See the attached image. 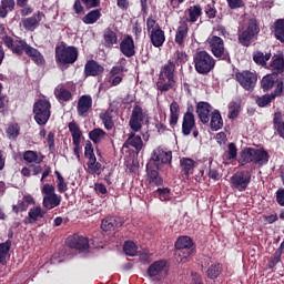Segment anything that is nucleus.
Masks as SVG:
<instances>
[{"label":"nucleus","mask_w":284,"mask_h":284,"mask_svg":"<svg viewBox=\"0 0 284 284\" xmlns=\"http://www.w3.org/2000/svg\"><path fill=\"white\" fill-rule=\"evenodd\" d=\"M79 59V49L74 45H68L65 42L55 45V63L60 70H68L70 65L77 63Z\"/></svg>","instance_id":"nucleus-1"},{"label":"nucleus","mask_w":284,"mask_h":284,"mask_svg":"<svg viewBox=\"0 0 284 284\" xmlns=\"http://www.w3.org/2000/svg\"><path fill=\"white\" fill-rule=\"evenodd\" d=\"M261 88L263 92H270L275 99L284 97V74L278 75L276 73L266 74L261 80Z\"/></svg>","instance_id":"nucleus-2"},{"label":"nucleus","mask_w":284,"mask_h":284,"mask_svg":"<svg viewBox=\"0 0 284 284\" xmlns=\"http://www.w3.org/2000/svg\"><path fill=\"white\" fill-rule=\"evenodd\" d=\"M193 63L197 74H210L216 65V60L207 51H197L193 55Z\"/></svg>","instance_id":"nucleus-3"},{"label":"nucleus","mask_w":284,"mask_h":284,"mask_svg":"<svg viewBox=\"0 0 284 284\" xmlns=\"http://www.w3.org/2000/svg\"><path fill=\"white\" fill-rule=\"evenodd\" d=\"M50 100L40 99L33 103V119L38 125H47L52 116Z\"/></svg>","instance_id":"nucleus-4"},{"label":"nucleus","mask_w":284,"mask_h":284,"mask_svg":"<svg viewBox=\"0 0 284 284\" xmlns=\"http://www.w3.org/2000/svg\"><path fill=\"white\" fill-rule=\"evenodd\" d=\"M258 32H261L258 20H256V18H251L247 22L246 29L239 34V43L242 44L243 48H250L252 45V41L258 37Z\"/></svg>","instance_id":"nucleus-5"},{"label":"nucleus","mask_w":284,"mask_h":284,"mask_svg":"<svg viewBox=\"0 0 284 284\" xmlns=\"http://www.w3.org/2000/svg\"><path fill=\"white\" fill-rule=\"evenodd\" d=\"M209 48L219 61H230V51L225 49V41L219 36H211L207 38Z\"/></svg>","instance_id":"nucleus-6"},{"label":"nucleus","mask_w":284,"mask_h":284,"mask_svg":"<svg viewBox=\"0 0 284 284\" xmlns=\"http://www.w3.org/2000/svg\"><path fill=\"white\" fill-rule=\"evenodd\" d=\"M54 190V185L52 184L47 183L42 186V205L44 210H54V207H59V205H61L62 197L61 195L55 194Z\"/></svg>","instance_id":"nucleus-7"},{"label":"nucleus","mask_w":284,"mask_h":284,"mask_svg":"<svg viewBox=\"0 0 284 284\" xmlns=\"http://www.w3.org/2000/svg\"><path fill=\"white\" fill-rule=\"evenodd\" d=\"M235 80L237 81V83H240L243 90H246V92H254V89L256 88V83L258 81V75L256 74V72L245 70L235 73Z\"/></svg>","instance_id":"nucleus-8"},{"label":"nucleus","mask_w":284,"mask_h":284,"mask_svg":"<svg viewBox=\"0 0 284 284\" xmlns=\"http://www.w3.org/2000/svg\"><path fill=\"white\" fill-rule=\"evenodd\" d=\"M84 156L89 161L87 166L89 174H97L100 176L103 165L100 162H97V155H94V148H92V142L88 141L84 146Z\"/></svg>","instance_id":"nucleus-9"},{"label":"nucleus","mask_w":284,"mask_h":284,"mask_svg":"<svg viewBox=\"0 0 284 284\" xmlns=\"http://www.w3.org/2000/svg\"><path fill=\"white\" fill-rule=\"evenodd\" d=\"M252 183V173L250 171H237L231 176V186L239 192H245Z\"/></svg>","instance_id":"nucleus-10"},{"label":"nucleus","mask_w":284,"mask_h":284,"mask_svg":"<svg viewBox=\"0 0 284 284\" xmlns=\"http://www.w3.org/2000/svg\"><path fill=\"white\" fill-rule=\"evenodd\" d=\"M146 116L148 113L143 111V106L134 104L129 121V126L131 128V130L133 132H141V129L143 128V121H145Z\"/></svg>","instance_id":"nucleus-11"},{"label":"nucleus","mask_w":284,"mask_h":284,"mask_svg":"<svg viewBox=\"0 0 284 284\" xmlns=\"http://www.w3.org/2000/svg\"><path fill=\"white\" fill-rule=\"evenodd\" d=\"M69 132L71 133L72 136V143L74 145L73 152L77 159H81V136H83V133L81 132V128L79 124L74 121L70 122L68 124Z\"/></svg>","instance_id":"nucleus-12"},{"label":"nucleus","mask_w":284,"mask_h":284,"mask_svg":"<svg viewBox=\"0 0 284 284\" xmlns=\"http://www.w3.org/2000/svg\"><path fill=\"white\" fill-rule=\"evenodd\" d=\"M174 247L175 250L181 251V254H183V250H185L186 252L183 255V258H190V256H192V254H194V241L192 240V237L187 236V235H183L178 237V240L174 243Z\"/></svg>","instance_id":"nucleus-13"},{"label":"nucleus","mask_w":284,"mask_h":284,"mask_svg":"<svg viewBox=\"0 0 284 284\" xmlns=\"http://www.w3.org/2000/svg\"><path fill=\"white\" fill-rule=\"evenodd\" d=\"M67 245L71 250H78V252H88L90 250V241L85 236L74 234L67 239Z\"/></svg>","instance_id":"nucleus-14"},{"label":"nucleus","mask_w":284,"mask_h":284,"mask_svg":"<svg viewBox=\"0 0 284 284\" xmlns=\"http://www.w3.org/2000/svg\"><path fill=\"white\" fill-rule=\"evenodd\" d=\"M43 18H45V13H43V11H37L32 17L23 18L21 20L22 28H24L27 32H34L37 28L41 26Z\"/></svg>","instance_id":"nucleus-15"},{"label":"nucleus","mask_w":284,"mask_h":284,"mask_svg":"<svg viewBox=\"0 0 284 284\" xmlns=\"http://www.w3.org/2000/svg\"><path fill=\"white\" fill-rule=\"evenodd\" d=\"M165 267H168V261L165 260L153 262L146 270L148 277L152 281H161Z\"/></svg>","instance_id":"nucleus-16"},{"label":"nucleus","mask_w":284,"mask_h":284,"mask_svg":"<svg viewBox=\"0 0 284 284\" xmlns=\"http://www.w3.org/2000/svg\"><path fill=\"white\" fill-rule=\"evenodd\" d=\"M124 72H125V67L123 65L112 67L109 74H106L105 77L106 83H109L111 88H116V85H121V83H123Z\"/></svg>","instance_id":"nucleus-17"},{"label":"nucleus","mask_w":284,"mask_h":284,"mask_svg":"<svg viewBox=\"0 0 284 284\" xmlns=\"http://www.w3.org/2000/svg\"><path fill=\"white\" fill-rule=\"evenodd\" d=\"M151 161L155 164L156 169L159 166L166 165L168 163H172V151H164L161 148L153 150Z\"/></svg>","instance_id":"nucleus-18"},{"label":"nucleus","mask_w":284,"mask_h":284,"mask_svg":"<svg viewBox=\"0 0 284 284\" xmlns=\"http://www.w3.org/2000/svg\"><path fill=\"white\" fill-rule=\"evenodd\" d=\"M196 114L201 121V123H203V125H207V123H210V118L212 116V104H210L209 102L205 101H200L196 103Z\"/></svg>","instance_id":"nucleus-19"},{"label":"nucleus","mask_w":284,"mask_h":284,"mask_svg":"<svg viewBox=\"0 0 284 284\" xmlns=\"http://www.w3.org/2000/svg\"><path fill=\"white\" fill-rule=\"evenodd\" d=\"M134 45V38L132 36L128 34L121 42H120V52L126 57L128 59H132L134 54H136Z\"/></svg>","instance_id":"nucleus-20"},{"label":"nucleus","mask_w":284,"mask_h":284,"mask_svg":"<svg viewBox=\"0 0 284 284\" xmlns=\"http://www.w3.org/2000/svg\"><path fill=\"white\" fill-rule=\"evenodd\" d=\"M105 72V68L101 65L97 60H88L84 64V77H101Z\"/></svg>","instance_id":"nucleus-21"},{"label":"nucleus","mask_w":284,"mask_h":284,"mask_svg":"<svg viewBox=\"0 0 284 284\" xmlns=\"http://www.w3.org/2000/svg\"><path fill=\"white\" fill-rule=\"evenodd\" d=\"M79 116H88L90 114V110H92V95H82L78 100L77 105Z\"/></svg>","instance_id":"nucleus-22"},{"label":"nucleus","mask_w":284,"mask_h":284,"mask_svg":"<svg viewBox=\"0 0 284 284\" xmlns=\"http://www.w3.org/2000/svg\"><path fill=\"white\" fill-rule=\"evenodd\" d=\"M124 221L120 216H108L102 220L101 230L103 232H112V230H119L123 227Z\"/></svg>","instance_id":"nucleus-23"},{"label":"nucleus","mask_w":284,"mask_h":284,"mask_svg":"<svg viewBox=\"0 0 284 284\" xmlns=\"http://www.w3.org/2000/svg\"><path fill=\"white\" fill-rule=\"evenodd\" d=\"M187 32H190L187 20L180 21L178 30L175 31V43L180 48H185V39H187Z\"/></svg>","instance_id":"nucleus-24"},{"label":"nucleus","mask_w":284,"mask_h":284,"mask_svg":"<svg viewBox=\"0 0 284 284\" xmlns=\"http://www.w3.org/2000/svg\"><path fill=\"white\" fill-rule=\"evenodd\" d=\"M150 41L154 48H161L163 43H165V31L161 29V26L156 24V27L151 30Z\"/></svg>","instance_id":"nucleus-25"},{"label":"nucleus","mask_w":284,"mask_h":284,"mask_svg":"<svg viewBox=\"0 0 284 284\" xmlns=\"http://www.w3.org/2000/svg\"><path fill=\"white\" fill-rule=\"evenodd\" d=\"M199 165L196 161L190 158L180 159L181 173L184 174L185 179H190L191 174H194V168Z\"/></svg>","instance_id":"nucleus-26"},{"label":"nucleus","mask_w":284,"mask_h":284,"mask_svg":"<svg viewBox=\"0 0 284 284\" xmlns=\"http://www.w3.org/2000/svg\"><path fill=\"white\" fill-rule=\"evenodd\" d=\"M146 176L150 185H156L158 187L163 185V178L159 174V169H154L151 163L146 164Z\"/></svg>","instance_id":"nucleus-27"},{"label":"nucleus","mask_w":284,"mask_h":284,"mask_svg":"<svg viewBox=\"0 0 284 284\" xmlns=\"http://www.w3.org/2000/svg\"><path fill=\"white\" fill-rule=\"evenodd\" d=\"M271 34L280 41V43H284V19H277L270 27Z\"/></svg>","instance_id":"nucleus-28"},{"label":"nucleus","mask_w":284,"mask_h":284,"mask_svg":"<svg viewBox=\"0 0 284 284\" xmlns=\"http://www.w3.org/2000/svg\"><path fill=\"white\" fill-rule=\"evenodd\" d=\"M253 163L260 166L267 165L270 163V153L264 148L254 149Z\"/></svg>","instance_id":"nucleus-29"},{"label":"nucleus","mask_w":284,"mask_h":284,"mask_svg":"<svg viewBox=\"0 0 284 284\" xmlns=\"http://www.w3.org/2000/svg\"><path fill=\"white\" fill-rule=\"evenodd\" d=\"M176 64L174 61L169 60L166 64L162 65L160 69L159 77L164 79L176 80Z\"/></svg>","instance_id":"nucleus-30"},{"label":"nucleus","mask_w":284,"mask_h":284,"mask_svg":"<svg viewBox=\"0 0 284 284\" xmlns=\"http://www.w3.org/2000/svg\"><path fill=\"white\" fill-rule=\"evenodd\" d=\"M240 168L247 165V163H254V148L246 146L240 152L237 159Z\"/></svg>","instance_id":"nucleus-31"},{"label":"nucleus","mask_w":284,"mask_h":284,"mask_svg":"<svg viewBox=\"0 0 284 284\" xmlns=\"http://www.w3.org/2000/svg\"><path fill=\"white\" fill-rule=\"evenodd\" d=\"M195 125H196V118L194 115H183V119H182L183 136H190Z\"/></svg>","instance_id":"nucleus-32"},{"label":"nucleus","mask_w":284,"mask_h":284,"mask_svg":"<svg viewBox=\"0 0 284 284\" xmlns=\"http://www.w3.org/2000/svg\"><path fill=\"white\" fill-rule=\"evenodd\" d=\"M270 70L272 74H278L281 77L284 74V58L283 55H274L270 63Z\"/></svg>","instance_id":"nucleus-33"},{"label":"nucleus","mask_w":284,"mask_h":284,"mask_svg":"<svg viewBox=\"0 0 284 284\" xmlns=\"http://www.w3.org/2000/svg\"><path fill=\"white\" fill-rule=\"evenodd\" d=\"M175 85H176V80H172V79L163 78L159 75L158 82H156V90H159V92H170V90H174Z\"/></svg>","instance_id":"nucleus-34"},{"label":"nucleus","mask_w":284,"mask_h":284,"mask_svg":"<svg viewBox=\"0 0 284 284\" xmlns=\"http://www.w3.org/2000/svg\"><path fill=\"white\" fill-rule=\"evenodd\" d=\"M54 97L59 103H68V101H72V92L63 85H59L54 89Z\"/></svg>","instance_id":"nucleus-35"},{"label":"nucleus","mask_w":284,"mask_h":284,"mask_svg":"<svg viewBox=\"0 0 284 284\" xmlns=\"http://www.w3.org/2000/svg\"><path fill=\"white\" fill-rule=\"evenodd\" d=\"M26 54H27V57H29V59H31V61H33V63H36V65H44L45 64V58L43 57L41 51H39V49L31 45L27 50Z\"/></svg>","instance_id":"nucleus-36"},{"label":"nucleus","mask_w":284,"mask_h":284,"mask_svg":"<svg viewBox=\"0 0 284 284\" xmlns=\"http://www.w3.org/2000/svg\"><path fill=\"white\" fill-rule=\"evenodd\" d=\"M210 128L213 132H219L223 128V116H221V111L213 110L210 116Z\"/></svg>","instance_id":"nucleus-37"},{"label":"nucleus","mask_w":284,"mask_h":284,"mask_svg":"<svg viewBox=\"0 0 284 284\" xmlns=\"http://www.w3.org/2000/svg\"><path fill=\"white\" fill-rule=\"evenodd\" d=\"M273 130H275L278 136L284 140V121L281 111L275 112L273 115Z\"/></svg>","instance_id":"nucleus-38"},{"label":"nucleus","mask_w":284,"mask_h":284,"mask_svg":"<svg viewBox=\"0 0 284 284\" xmlns=\"http://www.w3.org/2000/svg\"><path fill=\"white\" fill-rule=\"evenodd\" d=\"M43 159H45V156L37 151L29 150L23 152V161H26V163L40 165V163H43Z\"/></svg>","instance_id":"nucleus-39"},{"label":"nucleus","mask_w":284,"mask_h":284,"mask_svg":"<svg viewBox=\"0 0 284 284\" xmlns=\"http://www.w3.org/2000/svg\"><path fill=\"white\" fill-rule=\"evenodd\" d=\"M103 41L104 48H113L114 45H116V43H119V37L116 36V32L108 28L104 30Z\"/></svg>","instance_id":"nucleus-40"},{"label":"nucleus","mask_w":284,"mask_h":284,"mask_svg":"<svg viewBox=\"0 0 284 284\" xmlns=\"http://www.w3.org/2000/svg\"><path fill=\"white\" fill-rule=\"evenodd\" d=\"M114 109L109 108L105 112L100 113V119L105 130H112L114 128Z\"/></svg>","instance_id":"nucleus-41"},{"label":"nucleus","mask_w":284,"mask_h":284,"mask_svg":"<svg viewBox=\"0 0 284 284\" xmlns=\"http://www.w3.org/2000/svg\"><path fill=\"white\" fill-rule=\"evenodd\" d=\"M45 216V211L41 209V206H33L28 212V223L30 225H34L39 219H43Z\"/></svg>","instance_id":"nucleus-42"},{"label":"nucleus","mask_w":284,"mask_h":284,"mask_svg":"<svg viewBox=\"0 0 284 284\" xmlns=\"http://www.w3.org/2000/svg\"><path fill=\"white\" fill-rule=\"evenodd\" d=\"M223 274V264L214 263L209 266L206 270V276L211 281H216V278Z\"/></svg>","instance_id":"nucleus-43"},{"label":"nucleus","mask_w":284,"mask_h":284,"mask_svg":"<svg viewBox=\"0 0 284 284\" xmlns=\"http://www.w3.org/2000/svg\"><path fill=\"white\" fill-rule=\"evenodd\" d=\"M102 14H101V9H94L88 12V14H85L82 18L83 23H85V26H94V23H97V21H99V19H101Z\"/></svg>","instance_id":"nucleus-44"},{"label":"nucleus","mask_w":284,"mask_h":284,"mask_svg":"<svg viewBox=\"0 0 284 284\" xmlns=\"http://www.w3.org/2000/svg\"><path fill=\"white\" fill-rule=\"evenodd\" d=\"M181 110V106L179 105V102L173 101L170 105V125L171 128H176V123H179V112Z\"/></svg>","instance_id":"nucleus-45"},{"label":"nucleus","mask_w":284,"mask_h":284,"mask_svg":"<svg viewBox=\"0 0 284 284\" xmlns=\"http://www.w3.org/2000/svg\"><path fill=\"white\" fill-rule=\"evenodd\" d=\"M189 12V20L190 23H196L199 21V18L203 16V8H201V4H195L193 7H190L187 9Z\"/></svg>","instance_id":"nucleus-46"},{"label":"nucleus","mask_w":284,"mask_h":284,"mask_svg":"<svg viewBox=\"0 0 284 284\" xmlns=\"http://www.w3.org/2000/svg\"><path fill=\"white\" fill-rule=\"evenodd\" d=\"M125 143H128V145H131V148H134L136 152H141V150H143V140L140 135H136L134 132H131L129 134V138Z\"/></svg>","instance_id":"nucleus-47"},{"label":"nucleus","mask_w":284,"mask_h":284,"mask_svg":"<svg viewBox=\"0 0 284 284\" xmlns=\"http://www.w3.org/2000/svg\"><path fill=\"white\" fill-rule=\"evenodd\" d=\"M31 45L28 44V42H26V40H16L13 48H11V51L13 52V54H18V57H21V54H27L28 53V49Z\"/></svg>","instance_id":"nucleus-48"},{"label":"nucleus","mask_w":284,"mask_h":284,"mask_svg":"<svg viewBox=\"0 0 284 284\" xmlns=\"http://www.w3.org/2000/svg\"><path fill=\"white\" fill-rule=\"evenodd\" d=\"M106 135L108 133H105L103 129L99 128L93 129L89 132V139L94 143V145H99V143H101V141H103V139H105Z\"/></svg>","instance_id":"nucleus-49"},{"label":"nucleus","mask_w":284,"mask_h":284,"mask_svg":"<svg viewBox=\"0 0 284 284\" xmlns=\"http://www.w3.org/2000/svg\"><path fill=\"white\" fill-rule=\"evenodd\" d=\"M10 247H12V241L7 240L3 243H0V265H8L6 256L10 253Z\"/></svg>","instance_id":"nucleus-50"},{"label":"nucleus","mask_w":284,"mask_h":284,"mask_svg":"<svg viewBox=\"0 0 284 284\" xmlns=\"http://www.w3.org/2000/svg\"><path fill=\"white\" fill-rule=\"evenodd\" d=\"M274 100H276V98L272 93H267L262 97H257L255 99V103L258 108H267V105H270Z\"/></svg>","instance_id":"nucleus-51"},{"label":"nucleus","mask_w":284,"mask_h":284,"mask_svg":"<svg viewBox=\"0 0 284 284\" xmlns=\"http://www.w3.org/2000/svg\"><path fill=\"white\" fill-rule=\"evenodd\" d=\"M123 252L126 256H136L139 252V246H136V243H134V241H126L123 245Z\"/></svg>","instance_id":"nucleus-52"},{"label":"nucleus","mask_w":284,"mask_h":284,"mask_svg":"<svg viewBox=\"0 0 284 284\" xmlns=\"http://www.w3.org/2000/svg\"><path fill=\"white\" fill-rule=\"evenodd\" d=\"M189 55L185 51L178 50L173 54V63L175 65H185L187 63Z\"/></svg>","instance_id":"nucleus-53"},{"label":"nucleus","mask_w":284,"mask_h":284,"mask_svg":"<svg viewBox=\"0 0 284 284\" xmlns=\"http://www.w3.org/2000/svg\"><path fill=\"white\" fill-rule=\"evenodd\" d=\"M155 192L160 201H172V190L170 187H159Z\"/></svg>","instance_id":"nucleus-54"},{"label":"nucleus","mask_w":284,"mask_h":284,"mask_svg":"<svg viewBox=\"0 0 284 284\" xmlns=\"http://www.w3.org/2000/svg\"><path fill=\"white\" fill-rule=\"evenodd\" d=\"M236 156H239V149H236V144L234 142H231L229 143L227 161H236Z\"/></svg>","instance_id":"nucleus-55"},{"label":"nucleus","mask_w":284,"mask_h":284,"mask_svg":"<svg viewBox=\"0 0 284 284\" xmlns=\"http://www.w3.org/2000/svg\"><path fill=\"white\" fill-rule=\"evenodd\" d=\"M139 261L143 265H150V263H152V254H150V252L148 250H144V251L140 252Z\"/></svg>","instance_id":"nucleus-56"},{"label":"nucleus","mask_w":284,"mask_h":284,"mask_svg":"<svg viewBox=\"0 0 284 284\" xmlns=\"http://www.w3.org/2000/svg\"><path fill=\"white\" fill-rule=\"evenodd\" d=\"M21 128H19V124L12 123L7 129V134L10 136V139H17L19 136Z\"/></svg>","instance_id":"nucleus-57"},{"label":"nucleus","mask_w":284,"mask_h":284,"mask_svg":"<svg viewBox=\"0 0 284 284\" xmlns=\"http://www.w3.org/2000/svg\"><path fill=\"white\" fill-rule=\"evenodd\" d=\"M28 204H26L23 200H19L17 205L12 206V212H14L16 214H19V212H28Z\"/></svg>","instance_id":"nucleus-58"},{"label":"nucleus","mask_w":284,"mask_h":284,"mask_svg":"<svg viewBox=\"0 0 284 284\" xmlns=\"http://www.w3.org/2000/svg\"><path fill=\"white\" fill-rule=\"evenodd\" d=\"M226 3L231 10L245 8V2H243V0H226Z\"/></svg>","instance_id":"nucleus-59"},{"label":"nucleus","mask_w":284,"mask_h":284,"mask_svg":"<svg viewBox=\"0 0 284 284\" xmlns=\"http://www.w3.org/2000/svg\"><path fill=\"white\" fill-rule=\"evenodd\" d=\"M253 61L254 63H256L257 65H265V58H264V53L261 51H256L253 54Z\"/></svg>","instance_id":"nucleus-60"},{"label":"nucleus","mask_w":284,"mask_h":284,"mask_svg":"<svg viewBox=\"0 0 284 284\" xmlns=\"http://www.w3.org/2000/svg\"><path fill=\"white\" fill-rule=\"evenodd\" d=\"M204 12L209 19L216 18V9L212 4H207L204 9Z\"/></svg>","instance_id":"nucleus-61"},{"label":"nucleus","mask_w":284,"mask_h":284,"mask_svg":"<svg viewBox=\"0 0 284 284\" xmlns=\"http://www.w3.org/2000/svg\"><path fill=\"white\" fill-rule=\"evenodd\" d=\"M276 203L284 207V189L280 187L275 193Z\"/></svg>","instance_id":"nucleus-62"},{"label":"nucleus","mask_w":284,"mask_h":284,"mask_svg":"<svg viewBox=\"0 0 284 284\" xmlns=\"http://www.w3.org/2000/svg\"><path fill=\"white\" fill-rule=\"evenodd\" d=\"M3 8H7L9 12H13L17 2L14 0H1V4Z\"/></svg>","instance_id":"nucleus-63"},{"label":"nucleus","mask_w":284,"mask_h":284,"mask_svg":"<svg viewBox=\"0 0 284 284\" xmlns=\"http://www.w3.org/2000/svg\"><path fill=\"white\" fill-rule=\"evenodd\" d=\"M81 1L89 9L99 8L101 6V0H81Z\"/></svg>","instance_id":"nucleus-64"}]
</instances>
